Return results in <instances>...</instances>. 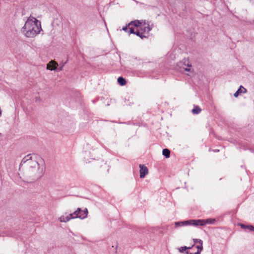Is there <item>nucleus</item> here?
I'll return each mask as SVG.
<instances>
[{"instance_id": "f257e3e1", "label": "nucleus", "mask_w": 254, "mask_h": 254, "mask_svg": "<svg viewBox=\"0 0 254 254\" xmlns=\"http://www.w3.org/2000/svg\"><path fill=\"white\" fill-rule=\"evenodd\" d=\"M27 163L29 168H20L21 178L24 180H35L41 178L45 171L44 160L39 155L33 154L26 156L21 164Z\"/></svg>"}, {"instance_id": "f03ea898", "label": "nucleus", "mask_w": 254, "mask_h": 254, "mask_svg": "<svg viewBox=\"0 0 254 254\" xmlns=\"http://www.w3.org/2000/svg\"><path fill=\"white\" fill-rule=\"evenodd\" d=\"M123 30L128 33L135 34L141 39L146 37L151 30L148 23L143 20H134L128 23L127 26L124 27Z\"/></svg>"}, {"instance_id": "7ed1b4c3", "label": "nucleus", "mask_w": 254, "mask_h": 254, "mask_svg": "<svg viewBox=\"0 0 254 254\" xmlns=\"http://www.w3.org/2000/svg\"><path fill=\"white\" fill-rule=\"evenodd\" d=\"M41 22L33 16H29L21 29L22 33L27 38H33L42 30Z\"/></svg>"}, {"instance_id": "20e7f679", "label": "nucleus", "mask_w": 254, "mask_h": 254, "mask_svg": "<svg viewBox=\"0 0 254 254\" xmlns=\"http://www.w3.org/2000/svg\"><path fill=\"white\" fill-rule=\"evenodd\" d=\"M178 66L181 69L189 73L187 74L190 76H193L195 75V72L191 67V64L188 60L184 59L180 62Z\"/></svg>"}, {"instance_id": "39448f33", "label": "nucleus", "mask_w": 254, "mask_h": 254, "mask_svg": "<svg viewBox=\"0 0 254 254\" xmlns=\"http://www.w3.org/2000/svg\"><path fill=\"white\" fill-rule=\"evenodd\" d=\"M88 215V210L87 208L81 210L80 208L77 209L73 213L74 218H79L80 219H84L87 217Z\"/></svg>"}, {"instance_id": "423d86ee", "label": "nucleus", "mask_w": 254, "mask_h": 254, "mask_svg": "<svg viewBox=\"0 0 254 254\" xmlns=\"http://www.w3.org/2000/svg\"><path fill=\"white\" fill-rule=\"evenodd\" d=\"M183 223H185L189 225H193L195 226H204V222L203 219H197L185 221Z\"/></svg>"}, {"instance_id": "0eeeda50", "label": "nucleus", "mask_w": 254, "mask_h": 254, "mask_svg": "<svg viewBox=\"0 0 254 254\" xmlns=\"http://www.w3.org/2000/svg\"><path fill=\"white\" fill-rule=\"evenodd\" d=\"M71 219H74L73 213L68 214L67 213H65V214L62 215L59 218V220L61 222L64 223L68 222Z\"/></svg>"}, {"instance_id": "6e6552de", "label": "nucleus", "mask_w": 254, "mask_h": 254, "mask_svg": "<svg viewBox=\"0 0 254 254\" xmlns=\"http://www.w3.org/2000/svg\"><path fill=\"white\" fill-rule=\"evenodd\" d=\"M193 242L194 244H199L198 246H197L196 248L197 249V251L194 254L190 253V254H200V252L202 251L203 247H202V241L200 239H193Z\"/></svg>"}, {"instance_id": "1a4fd4ad", "label": "nucleus", "mask_w": 254, "mask_h": 254, "mask_svg": "<svg viewBox=\"0 0 254 254\" xmlns=\"http://www.w3.org/2000/svg\"><path fill=\"white\" fill-rule=\"evenodd\" d=\"M139 168L140 177L141 178H143L145 177V176L148 173V170L146 166L143 165H139Z\"/></svg>"}, {"instance_id": "9d476101", "label": "nucleus", "mask_w": 254, "mask_h": 254, "mask_svg": "<svg viewBox=\"0 0 254 254\" xmlns=\"http://www.w3.org/2000/svg\"><path fill=\"white\" fill-rule=\"evenodd\" d=\"M58 66V63L55 61H51L47 64V69L50 70H55Z\"/></svg>"}, {"instance_id": "9b49d317", "label": "nucleus", "mask_w": 254, "mask_h": 254, "mask_svg": "<svg viewBox=\"0 0 254 254\" xmlns=\"http://www.w3.org/2000/svg\"><path fill=\"white\" fill-rule=\"evenodd\" d=\"M204 224V226L207 224H213L215 222V219L213 218H209L207 219H203Z\"/></svg>"}, {"instance_id": "f8f14e48", "label": "nucleus", "mask_w": 254, "mask_h": 254, "mask_svg": "<svg viewBox=\"0 0 254 254\" xmlns=\"http://www.w3.org/2000/svg\"><path fill=\"white\" fill-rule=\"evenodd\" d=\"M162 154L166 158H168L170 157V151L168 149H164L162 151Z\"/></svg>"}, {"instance_id": "ddd939ff", "label": "nucleus", "mask_w": 254, "mask_h": 254, "mask_svg": "<svg viewBox=\"0 0 254 254\" xmlns=\"http://www.w3.org/2000/svg\"><path fill=\"white\" fill-rule=\"evenodd\" d=\"M118 82L122 86L125 85L126 84V80L122 77H120L118 78Z\"/></svg>"}, {"instance_id": "4468645a", "label": "nucleus", "mask_w": 254, "mask_h": 254, "mask_svg": "<svg viewBox=\"0 0 254 254\" xmlns=\"http://www.w3.org/2000/svg\"><path fill=\"white\" fill-rule=\"evenodd\" d=\"M191 247H186V246H184V247H180V248H179V251L180 252V253H184L185 251H186L187 250H189V249H190Z\"/></svg>"}, {"instance_id": "2eb2a0df", "label": "nucleus", "mask_w": 254, "mask_h": 254, "mask_svg": "<svg viewBox=\"0 0 254 254\" xmlns=\"http://www.w3.org/2000/svg\"><path fill=\"white\" fill-rule=\"evenodd\" d=\"M201 112V109L198 106L195 107L192 110V112L193 114H198Z\"/></svg>"}, {"instance_id": "dca6fc26", "label": "nucleus", "mask_w": 254, "mask_h": 254, "mask_svg": "<svg viewBox=\"0 0 254 254\" xmlns=\"http://www.w3.org/2000/svg\"><path fill=\"white\" fill-rule=\"evenodd\" d=\"M240 94L245 93L247 92V89L242 86H241L239 89L238 90Z\"/></svg>"}, {"instance_id": "f3484780", "label": "nucleus", "mask_w": 254, "mask_h": 254, "mask_svg": "<svg viewBox=\"0 0 254 254\" xmlns=\"http://www.w3.org/2000/svg\"><path fill=\"white\" fill-rule=\"evenodd\" d=\"M184 222V221L180 222H175V226L179 227V226H184V225H189L188 224H187L185 223H183Z\"/></svg>"}, {"instance_id": "a211bd4d", "label": "nucleus", "mask_w": 254, "mask_h": 254, "mask_svg": "<svg viewBox=\"0 0 254 254\" xmlns=\"http://www.w3.org/2000/svg\"><path fill=\"white\" fill-rule=\"evenodd\" d=\"M247 227L251 231H254V227L252 226H249Z\"/></svg>"}, {"instance_id": "6ab92c4d", "label": "nucleus", "mask_w": 254, "mask_h": 254, "mask_svg": "<svg viewBox=\"0 0 254 254\" xmlns=\"http://www.w3.org/2000/svg\"><path fill=\"white\" fill-rule=\"evenodd\" d=\"M239 94H240V93L239 92V91H237L236 93H235V94H234V96H235V97H238V95H239Z\"/></svg>"}, {"instance_id": "aec40b11", "label": "nucleus", "mask_w": 254, "mask_h": 254, "mask_svg": "<svg viewBox=\"0 0 254 254\" xmlns=\"http://www.w3.org/2000/svg\"><path fill=\"white\" fill-rule=\"evenodd\" d=\"M241 226L243 228H246V227L244 225H242Z\"/></svg>"}, {"instance_id": "412c9836", "label": "nucleus", "mask_w": 254, "mask_h": 254, "mask_svg": "<svg viewBox=\"0 0 254 254\" xmlns=\"http://www.w3.org/2000/svg\"><path fill=\"white\" fill-rule=\"evenodd\" d=\"M186 254H189V253L188 252H186Z\"/></svg>"}]
</instances>
